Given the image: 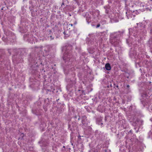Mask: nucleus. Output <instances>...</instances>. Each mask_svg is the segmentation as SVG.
I'll return each instance as SVG.
<instances>
[{
  "label": "nucleus",
  "mask_w": 152,
  "mask_h": 152,
  "mask_svg": "<svg viewBox=\"0 0 152 152\" xmlns=\"http://www.w3.org/2000/svg\"><path fill=\"white\" fill-rule=\"evenodd\" d=\"M70 48V47L68 46L66 47V46L64 47L63 48V51L64 52V54L63 56V59L64 60H66L67 61L69 60V58L71 56L68 54H67L68 53V50L67 49L68 48V49Z\"/></svg>",
  "instance_id": "nucleus-1"
},
{
  "label": "nucleus",
  "mask_w": 152,
  "mask_h": 152,
  "mask_svg": "<svg viewBox=\"0 0 152 152\" xmlns=\"http://www.w3.org/2000/svg\"><path fill=\"white\" fill-rule=\"evenodd\" d=\"M105 68L107 70H110L111 68L110 64L109 63L106 64L105 65Z\"/></svg>",
  "instance_id": "nucleus-2"
},
{
  "label": "nucleus",
  "mask_w": 152,
  "mask_h": 152,
  "mask_svg": "<svg viewBox=\"0 0 152 152\" xmlns=\"http://www.w3.org/2000/svg\"><path fill=\"white\" fill-rule=\"evenodd\" d=\"M100 26V25L99 24H98L97 25L96 27L98 28V27H99Z\"/></svg>",
  "instance_id": "nucleus-3"
},
{
  "label": "nucleus",
  "mask_w": 152,
  "mask_h": 152,
  "mask_svg": "<svg viewBox=\"0 0 152 152\" xmlns=\"http://www.w3.org/2000/svg\"><path fill=\"white\" fill-rule=\"evenodd\" d=\"M64 34L65 35H68V34H66V31H64Z\"/></svg>",
  "instance_id": "nucleus-4"
},
{
  "label": "nucleus",
  "mask_w": 152,
  "mask_h": 152,
  "mask_svg": "<svg viewBox=\"0 0 152 152\" xmlns=\"http://www.w3.org/2000/svg\"><path fill=\"white\" fill-rule=\"evenodd\" d=\"M77 24V22L76 21H75L74 23V25H76V24Z\"/></svg>",
  "instance_id": "nucleus-5"
},
{
  "label": "nucleus",
  "mask_w": 152,
  "mask_h": 152,
  "mask_svg": "<svg viewBox=\"0 0 152 152\" xmlns=\"http://www.w3.org/2000/svg\"><path fill=\"white\" fill-rule=\"evenodd\" d=\"M64 2H62V4H61V6H62L63 5H64Z\"/></svg>",
  "instance_id": "nucleus-6"
},
{
  "label": "nucleus",
  "mask_w": 152,
  "mask_h": 152,
  "mask_svg": "<svg viewBox=\"0 0 152 152\" xmlns=\"http://www.w3.org/2000/svg\"><path fill=\"white\" fill-rule=\"evenodd\" d=\"M69 25H70L71 26H73V24H70Z\"/></svg>",
  "instance_id": "nucleus-7"
},
{
  "label": "nucleus",
  "mask_w": 152,
  "mask_h": 152,
  "mask_svg": "<svg viewBox=\"0 0 152 152\" xmlns=\"http://www.w3.org/2000/svg\"><path fill=\"white\" fill-rule=\"evenodd\" d=\"M127 87L128 88H129V85H127Z\"/></svg>",
  "instance_id": "nucleus-8"
},
{
  "label": "nucleus",
  "mask_w": 152,
  "mask_h": 152,
  "mask_svg": "<svg viewBox=\"0 0 152 152\" xmlns=\"http://www.w3.org/2000/svg\"><path fill=\"white\" fill-rule=\"evenodd\" d=\"M82 122L83 124H84V123H83V121H82Z\"/></svg>",
  "instance_id": "nucleus-9"
},
{
  "label": "nucleus",
  "mask_w": 152,
  "mask_h": 152,
  "mask_svg": "<svg viewBox=\"0 0 152 152\" xmlns=\"http://www.w3.org/2000/svg\"><path fill=\"white\" fill-rule=\"evenodd\" d=\"M118 87V86H117V87Z\"/></svg>",
  "instance_id": "nucleus-10"
},
{
  "label": "nucleus",
  "mask_w": 152,
  "mask_h": 152,
  "mask_svg": "<svg viewBox=\"0 0 152 152\" xmlns=\"http://www.w3.org/2000/svg\"><path fill=\"white\" fill-rule=\"evenodd\" d=\"M151 1H152V0H151Z\"/></svg>",
  "instance_id": "nucleus-11"
}]
</instances>
